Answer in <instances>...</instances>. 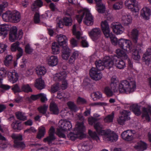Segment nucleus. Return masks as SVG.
Returning a JSON list of instances; mask_svg holds the SVG:
<instances>
[{
    "instance_id": "f257e3e1",
    "label": "nucleus",
    "mask_w": 151,
    "mask_h": 151,
    "mask_svg": "<svg viewBox=\"0 0 151 151\" xmlns=\"http://www.w3.org/2000/svg\"><path fill=\"white\" fill-rule=\"evenodd\" d=\"M10 30L9 34V39L11 42L15 40H20L23 36L22 30L19 31L17 33V28L16 26L11 27V25L7 24H3L0 25V36L4 38L7 35L8 31Z\"/></svg>"
},
{
    "instance_id": "f03ea898",
    "label": "nucleus",
    "mask_w": 151,
    "mask_h": 151,
    "mask_svg": "<svg viewBox=\"0 0 151 151\" xmlns=\"http://www.w3.org/2000/svg\"><path fill=\"white\" fill-rule=\"evenodd\" d=\"M136 88L135 81L133 79L122 81L119 83V92L130 93L134 91Z\"/></svg>"
},
{
    "instance_id": "7ed1b4c3",
    "label": "nucleus",
    "mask_w": 151,
    "mask_h": 151,
    "mask_svg": "<svg viewBox=\"0 0 151 151\" xmlns=\"http://www.w3.org/2000/svg\"><path fill=\"white\" fill-rule=\"evenodd\" d=\"M102 30L105 37L107 38H109L112 43L114 45H118L119 40L113 34L112 32H110L109 26L107 21L105 20L102 21L101 23Z\"/></svg>"
},
{
    "instance_id": "20e7f679",
    "label": "nucleus",
    "mask_w": 151,
    "mask_h": 151,
    "mask_svg": "<svg viewBox=\"0 0 151 151\" xmlns=\"http://www.w3.org/2000/svg\"><path fill=\"white\" fill-rule=\"evenodd\" d=\"M95 129L97 133L95 132H93L90 130H88V133L89 135L93 139L97 140L99 139V136L100 135H103L104 138L106 139V135L108 134L109 130L106 131L104 130H102V126L99 122H97L94 125Z\"/></svg>"
},
{
    "instance_id": "39448f33",
    "label": "nucleus",
    "mask_w": 151,
    "mask_h": 151,
    "mask_svg": "<svg viewBox=\"0 0 151 151\" xmlns=\"http://www.w3.org/2000/svg\"><path fill=\"white\" fill-rule=\"evenodd\" d=\"M83 124H79L78 127H76L73 132H70L68 135L69 139L74 141L77 138L81 139L83 137V133L85 130V127L83 126Z\"/></svg>"
},
{
    "instance_id": "423d86ee",
    "label": "nucleus",
    "mask_w": 151,
    "mask_h": 151,
    "mask_svg": "<svg viewBox=\"0 0 151 151\" xmlns=\"http://www.w3.org/2000/svg\"><path fill=\"white\" fill-rule=\"evenodd\" d=\"M59 128L57 129L56 134L60 138H65V136L64 133L65 131L70 130L72 127L71 122L69 121H62Z\"/></svg>"
},
{
    "instance_id": "0eeeda50",
    "label": "nucleus",
    "mask_w": 151,
    "mask_h": 151,
    "mask_svg": "<svg viewBox=\"0 0 151 151\" xmlns=\"http://www.w3.org/2000/svg\"><path fill=\"white\" fill-rule=\"evenodd\" d=\"M118 45L122 49L128 52L132 51V43L130 41L121 38L119 40Z\"/></svg>"
},
{
    "instance_id": "6e6552de",
    "label": "nucleus",
    "mask_w": 151,
    "mask_h": 151,
    "mask_svg": "<svg viewBox=\"0 0 151 151\" xmlns=\"http://www.w3.org/2000/svg\"><path fill=\"white\" fill-rule=\"evenodd\" d=\"M101 31L100 28L96 27L92 29L88 32V35L94 41L98 40L101 36Z\"/></svg>"
},
{
    "instance_id": "1a4fd4ad",
    "label": "nucleus",
    "mask_w": 151,
    "mask_h": 151,
    "mask_svg": "<svg viewBox=\"0 0 151 151\" xmlns=\"http://www.w3.org/2000/svg\"><path fill=\"white\" fill-rule=\"evenodd\" d=\"M130 113V111L127 110H124L121 112V115L117 119L118 123L120 125H123L126 121L129 120Z\"/></svg>"
},
{
    "instance_id": "9d476101",
    "label": "nucleus",
    "mask_w": 151,
    "mask_h": 151,
    "mask_svg": "<svg viewBox=\"0 0 151 151\" xmlns=\"http://www.w3.org/2000/svg\"><path fill=\"white\" fill-rule=\"evenodd\" d=\"M110 27L113 32L117 35L122 34L124 30V28L122 25L117 22L112 23Z\"/></svg>"
},
{
    "instance_id": "9b49d317",
    "label": "nucleus",
    "mask_w": 151,
    "mask_h": 151,
    "mask_svg": "<svg viewBox=\"0 0 151 151\" xmlns=\"http://www.w3.org/2000/svg\"><path fill=\"white\" fill-rule=\"evenodd\" d=\"M96 68L92 67L90 70L89 74L93 80L96 81L100 80L102 77V74Z\"/></svg>"
},
{
    "instance_id": "f8f14e48",
    "label": "nucleus",
    "mask_w": 151,
    "mask_h": 151,
    "mask_svg": "<svg viewBox=\"0 0 151 151\" xmlns=\"http://www.w3.org/2000/svg\"><path fill=\"white\" fill-rule=\"evenodd\" d=\"M84 15L85 16L83 19V22L87 26H91L93 25L94 20L92 15L88 10L84 11Z\"/></svg>"
},
{
    "instance_id": "ddd939ff",
    "label": "nucleus",
    "mask_w": 151,
    "mask_h": 151,
    "mask_svg": "<svg viewBox=\"0 0 151 151\" xmlns=\"http://www.w3.org/2000/svg\"><path fill=\"white\" fill-rule=\"evenodd\" d=\"M116 56H106L104 58L103 61L105 67L110 68L112 67L114 65V59H115Z\"/></svg>"
},
{
    "instance_id": "4468645a",
    "label": "nucleus",
    "mask_w": 151,
    "mask_h": 151,
    "mask_svg": "<svg viewBox=\"0 0 151 151\" xmlns=\"http://www.w3.org/2000/svg\"><path fill=\"white\" fill-rule=\"evenodd\" d=\"M55 128L53 126H51L49 132V136L45 138L43 141L45 142H47L48 144L50 145H52V142L55 139L54 136Z\"/></svg>"
},
{
    "instance_id": "2eb2a0df",
    "label": "nucleus",
    "mask_w": 151,
    "mask_h": 151,
    "mask_svg": "<svg viewBox=\"0 0 151 151\" xmlns=\"http://www.w3.org/2000/svg\"><path fill=\"white\" fill-rule=\"evenodd\" d=\"M135 3L131 0H126L124 4L125 6L132 12L137 13L139 11V9L137 5L135 4Z\"/></svg>"
},
{
    "instance_id": "dca6fc26",
    "label": "nucleus",
    "mask_w": 151,
    "mask_h": 151,
    "mask_svg": "<svg viewBox=\"0 0 151 151\" xmlns=\"http://www.w3.org/2000/svg\"><path fill=\"white\" fill-rule=\"evenodd\" d=\"M133 134L131 130H127L123 132L121 134L122 139L127 141H130L133 139Z\"/></svg>"
},
{
    "instance_id": "f3484780",
    "label": "nucleus",
    "mask_w": 151,
    "mask_h": 151,
    "mask_svg": "<svg viewBox=\"0 0 151 151\" xmlns=\"http://www.w3.org/2000/svg\"><path fill=\"white\" fill-rule=\"evenodd\" d=\"M93 147L92 143L90 141L84 142L78 146L79 150L81 151H88Z\"/></svg>"
},
{
    "instance_id": "a211bd4d",
    "label": "nucleus",
    "mask_w": 151,
    "mask_h": 151,
    "mask_svg": "<svg viewBox=\"0 0 151 151\" xmlns=\"http://www.w3.org/2000/svg\"><path fill=\"white\" fill-rule=\"evenodd\" d=\"M57 40L58 42V44L63 47L65 46V45H66V43L68 40L66 36L63 35H57Z\"/></svg>"
},
{
    "instance_id": "6ab92c4d",
    "label": "nucleus",
    "mask_w": 151,
    "mask_h": 151,
    "mask_svg": "<svg viewBox=\"0 0 151 151\" xmlns=\"http://www.w3.org/2000/svg\"><path fill=\"white\" fill-rule=\"evenodd\" d=\"M67 74L65 71H63L60 73H57L54 77V80L56 81H63L65 80Z\"/></svg>"
},
{
    "instance_id": "aec40b11",
    "label": "nucleus",
    "mask_w": 151,
    "mask_h": 151,
    "mask_svg": "<svg viewBox=\"0 0 151 151\" xmlns=\"http://www.w3.org/2000/svg\"><path fill=\"white\" fill-rule=\"evenodd\" d=\"M114 65H115L116 68L119 69H123L125 66V64L124 61L119 59L117 55L116 56L115 59H114Z\"/></svg>"
},
{
    "instance_id": "412c9836",
    "label": "nucleus",
    "mask_w": 151,
    "mask_h": 151,
    "mask_svg": "<svg viewBox=\"0 0 151 151\" xmlns=\"http://www.w3.org/2000/svg\"><path fill=\"white\" fill-rule=\"evenodd\" d=\"M71 50L67 46H63L62 50V57L63 59L67 60L70 55Z\"/></svg>"
},
{
    "instance_id": "4be33fe9",
    "label": "nucleus",
    "mask_w": 151,
    "mask_h": 151,
    "mask_svg": "<svg viewBox=\"0 0 151 151\" xmlns=\"http://www.w3.org/2000/svg\"><path fill=\"white\" fill-rule=\"evenodd\" d=\"M106 137V139L111 142L116 141L118 139V136L115 133L109 130L108 134L105 136Z\"/></svg>"
},
{
    "instance_id": "5701e85b",
    "label": "nucleus",
    "mask_w": 151,
    "mask_h": 151,
    "mask_svg": "<svg viewBox=\"0 0 151 151\" xmlns=\"http://www.w3.org/2000/svg\"><path fill=\"white\" fill-rule=\"evenodd\" d=\"M141 16L145 19L148 20L149 19L150 15V10L147 7L143 8L141 11Z\"/></svg>"
},
{
    "instance_id": "b1692460",
    "label": "nucleus",
    "mask_w": 151,
    "mask_h": 151,
    "mask_svg": "<svg viewBox=\"0 0 151 151\" xmlns=\"http://www.w3.org/2000/svg\"><path fill=\"white\" fill-rule=\"evenodd\" d=\"M48 64L49 66H54L58 64V57L55 56H52L47 58Z\"/></svg>"
},
{
    "instance_id": "393cba45",
    "label": "nucleus",
    "mask_w": 151,
    "mask_h": 151,
    "mask_svg": "<svg viewBox=\"0 0 151 151\" xmlns=\"http://www.w3.org/2000/svg\"><path fill=\"white\" fill-rule=\"evenodd\" d=\"M139 31L136 28L132 30L131 32V37L134 43H137L138 40Z\"/></svg>"
},
{
    "instance_id": "a878e982",
    "label": "nucleus",
    "mask_w": 151,
    "mask_h": 151,
    "mask_svg": "<svg viewBox=\"0 0 151 151\" xmlns=\"http://www.w3.org/2000/svg\"><path fill=\"white\" fill-rule=\"evenodd\" d=\"M50 110L53 114L58 115L59 112V109L57 105L54 102H52L50 103Z\"/></svg>"
},
{
    "instance_id": "bb28decb",
    "label": "nucleus",
    "mask_w": 151,
    "mask_h": 151,
    "mask_svg": "<svg viewBox=\"0 0 151 151\" xmlns=\"http://www.w3.org/2000/svg\"><path fill=\"white\" fill-rule=\"evenodd\" d=\"M35 86L39 90L45 88V83L44 81L42 80V77H40L36 79Z\"/></svg>"
},
{
    "instance_id": "cd10ccee",
    "label": "nucleus",
    "mask_w": 151,
    "mask_h": 151,
    "mask_svg": "<svg viewBox=\"0 0 151 151\" xmlns=\"http://www.w3.org/2000/svg\"><path fill=\"white\" fill-rule=\"evenodd\" d=\"M11 22L14 23H17L21 19V16L19 12L16 11L12 12Z\"/></svg>"
},
{
    "instance_id": "c85d7f7f",
    "label": "nucleus",
    "mask_w": 151,
    "mask_h": 151,
    "mask_svg": "<svg viewBox=\"0 0 151 151\" xmlns=\"http://www.w3.org/2000/svg\"><path fill=\"white\" fill-rule=\"evenodd\" d=\"M132 22V19L130 15H124L122 16V23L125 26H128Z\"/></svg>"
},
{
    "instance_id": "c756f323",
    "label": "nucleus",
    "mask_w": 151,
    "mask_h": 151,
    "mask_svg": "<svg viewBox=\"0 0 151 151\" xmlns=\"http://www.w3.org/2000/svg\"><path fill=\"white\" fill-rule=\"evenodd\" d=\"M134 147L138 151H143L147 149V145L145 142L141 141L135 145Z\"/></svg>"
},
{
    "instance_id": "7c9ffc66",
    "label": "nucleus",
    "mask_w": 151,
    "mask_h": 151,
    "mask_svg": "<svg viewBox=\"0 0 151 151\" xmlns=\"http://www.w3.org/2000/svg\"><path fill=\"white\" fill-rule=\"evenodd\" d=\"M8 77L10 81H12V83H16L18 80V75L17 73L14 72H9Z\"/></svg>"
},
{
    "instance_id": "2f4dec72",
    "label": "nucleus",
    "mask_w": 151,
    "mask_h": 151,
    "mask_svg": "<svg viewBox=\"0 0 151 151\" xmlns=\"http://www.w3.org/2000/svg\"><path fill=\"white\" fill-rule=\"evenodd\" d=\"M116 52L119 58H121L124 59H127L128 58V56L126 52L122 50L117 49L116 50Z\"/></svg>"
},
{
    "instance_id": "473e14b6",
    "label": "nucleus",
    "mask_w": 151,
    "mask_h": 151,
    "mask_svg": "<svg viewBox=\"0 0 151 151\" xmlns=\"http://www.w3.org/2000/svg\"><path fill=\"white\" fill-rule=\"evenodd\" d=\"M57 42H54L52 43L51 48L52 53L54 55H57L60 52L59 46Z\"/></svg>"
},
{
    "instance_id": "72a5a7b5",
    "label": "nucleus",
    "mask_w": 151,
    "mask_h": 151,
    "mask_svg": "<svg viewBox=\"0 0 151 151\" xmlns=\"http://www.w3.org/2000/svg\"><path fill=\"white\" fill-rule=\"evenodd\" d=\"M12 12L10 11H6L2 15L3 20L6 22H11Z\"/></svg>"
},
{
    "instance_id": "f704fd0d",
    "label": "nucleus",
    "mask_w": 151,
    "mask_h": 151,
    "mask_svg": "<svg viewBox=\"0 0 151 151\" xmlns=\"http://www.w3.org/2000/svg\"><path fill=\"white\" fill-rule=\"evenodd\" d=\"M36 72L37 75L40 77L45 74L46 70L44 67L39 66L36 68Z\"/></svg>"
},
{
    "instance_id": "c9c22d12",
    "label": "nucleus",
    "mask_w": 151,
    "mask_h": 151,
    "mask_svg": "<svg viewBox=\"0 0 151 151\" xmlns=\"http://www.w3.org/2000/svg\"><path fill=\"white\" fill-rule=\"evenodd\" d=\"M78 56L79 53L78 51L73 52L69 60V63L70 64L73 63L78 58Z\"/></svg>"
},
{
    "instance_id": "e433bc0d",
    "label": "nucleus",
    "mask_w": 151,
    "mask_h": 151,
    "mask_svg": "<svg viewBox=\"0 0 151 151\" xmlns=\"http://www.w3.org/2000/svg\"><path fill=\"white\" fill-rule=\"evenodd\" d=\"M95 64L96 67V68L99 70H103L105 67L103 61L101 60L96 61Z\"/></svg>"
},
{
    "instance_id": "4c0bfd02",
    "label": "nucleus",
    "mask_w": 151,
    "mask_h": 151,
    "mask_svg": "<svg viewBox=\"0 0 151 151\" xmlns=\"http://www.w3.org/2000/svg\"><path fill=\"white\" fill-rule=\"evenodd\" d=\"M38 129V133L37 135V137L38 139H40L44 136L45 133V129L44 127L41 126Z\"/></svg>"
},
{
    "instance_id": "58836bf2",
    "label": "nucleus",
    "mask_w": 151,
    "mask_h": 151,
    "mask_svg": "<svg viewBox=\"0 0 151 151\" xmlns=\"http://www.w3.org/2000/svg\"><path fill=\"white\" fill-rule=\"evenodd\" d=\"M131 108L135 114L137 116L140 115L141 112L140 107L138 104H133L131 106Z\"/></svg>"
},
{
    "instance_id": "ea45409f",
    "label": "nucleus",
    "mask_w": 151,
    "mask_h": 151,
    "mask_svg": "<svg viewBox=\"0 0 151 151\" xmlns=\"http://www.w3.org/2000/svg\"><path fill=\"white\" fill-rule=\"evenodd\" d=\"M48 107V105L44 104L43 106L38 107L37 110L40 113L46 115H47L46 112Z\"/></svg>"
},
{
    "instance_id": "a19ab883",
    "label": "nucleus",
    "mask_w": 151,
    "mask_h": 151,
    "mask_svg": "<svg viewBox=\"0 0 151 151\" xmlns=\"http://www.w3.org/2000/svg\"><path fill=\"white\" fill-rule=\"evenodd\" d=\"M132 52V58L135 60H138L140 58V56L139 54V51L136 49H133L131 51Z\"/></svg>"
},
{
    "instance_id": "79ce46f5",
    "label": "nucleus",
    "mask_w": 151,
    "mask_h": 151,
    "mask_svg": "<svg viewBox=\"0 0 151 151\" xmlns=\"http://www.w3.org/2000/svg\"><path fill=\"white\" fill-rule=\"evenodd\" d=\"M64 24L66 26H71L72 24L73 20L71 17H65L63 18Z\"/></svg>"
},
{
    "instance_id": "37998d69",
    "label": "nucleus",
    "mask_w": 151,
    "mask_h": 151,
    "mask_svg": "<svg viewBox=\"0 0 151 151\" xmlns=\"http://www.w3.org/2000/svg\"><path fill=\"white\" fill-rule=\"evenodd\" d=\"M12 126L15 131H18L22 129V125L20 123H18L17 121H15L12 124Z\"/></svg>"
},
{
    "instance_id": "c03bdc74",
    "label": "nucleus",
    "mask_w": 151,
    "mask_h": 151,
    "mask_svg": "<svg viewBox=\"0 0 151 151\" xmlns=\"http://www.w3.org/2000/svg\"><path fill=\"white\" fill-rule=\"evenodd\" d=\"M25 114L24 113L19 111L16 113V116L18 119L24 121L27 119V116L25 115Z\"/></svg>"
},
{
    "instance_id": "a18cd8bd",
    "label": "nucleus",
    "mask_w": 151,
    "mask_h": 151,
    "mask_svg": "<svg viewBox=\"0 0 151 151\" xmlns=\"http://www.w3.org/2000/svg\"><path fill=\"white\" fill-rule=\"evenodd\" d=\"M114 117V112L109 114L104 119V121L105 123H109L113 122Z\"/></svg>"
},
{
    "instance_id": "49530a36",
    "label": "nucleus",
    "mask_w": 151,
    "mask_h": 151,
    "mask_svg": "<svg viewBox=\"0 0 151 151\" xmlns=\"http://www.w3.org/2000/svg\"><path fill=\"white\" fill-rule=\"evenodd\" d=\"M67 104L69 109L72 111L75 112L78 110L74 102L70 101L68 102Z\"/></svg>"
},
{
    "instance_id": "de8ad7c7",
    "label": "nucleus",
    "mask_w": 151,
    "mask_h": 151,
    "mask_svg": "<svg viewBox=\"0 0 151 151\" xmlns=\"http://www.w3.org/2000/svg\"><path fill=\"white\" fill-rule=\"evenodd\" d=\"M43 3L41 0H36L32 6V11H34L37 7H40L42 5Z\"/></svg>"
},
{
    "instance_id": "09e8293b",
    "label": "nucleus",
    "mask_w": 151,
    "mask_h": 151,
    "mask_svg": "<svg viewBox=\"0 0 151 151\" xmlns=\"http://www.w3.org/2000/svg\"><path fill=\"white\" fill-rule=\"evenodd\" d=\"M96 6H97V10L99 13L102 14L105 12L106 10L105 6L102 3L97 4Z\"/></svg>"
},
{
    "instance_id": "8fccbe9b",
    "label": "nucleus",
    "mask_w": 151,
    "mask_h": 151,
    "mask_svg": "<svg viewBox=\"0 0 151 151\" xmlns=\"http://www.w3.org/2000/svg\"><path fill=\"white\" fill-rule=\"evenodd\" d=\"M142 60L145 62V64L148 66L150 62L151 61V56L144 53L143 55Z\"/></svg>"
},
{
    "instance_id": "3c124183",
    "label": "nucleus",
    "mask_w": 151,
    "mask_h": 151,
    "mask_svg": "<svg viewBox=\"0 0 151 151\" xmlns=\"http://www.w3.org/2000/svg\"><path fill=\"white\" fill-rule=\"evenodd\" d=\"M22 91L28 93L32 91V89L28 84H23L21 87Z\"/></svg>"
},
{
    "instance_id": "603ef678",
    "label": "nucleus",
    "mask_w": 151,
    "mask_h": 151,
    "mask_svg": "<svg viewBox=\"0 0 151 151\" xmlns=\"http://www.w3.org/2000/svg\"><path fill=\"white\" fill-rule=\"evenodd\" d=\"M13 146L15 148L21 149H22L25 147V144L23 142L21 141L16 142L14 143Z\"/></svg>"
},
{
    "instance_id": "864d4df0",
    "label": "nucleus",
    "mask_w": 151,
    "mask_h": 151,
    "mask_svg": "<svg viewBox=\"0 0 151 151\" xmlns=\"http://www.w3.org/2000/svg\"><path fill=\"white\" fill-rule=\"evenodd\" d=\"M12 58V56L11 55H6L4 61V64L6 66H8L11 63Z\"/></svg>"
},
{
    "instance_id": "5fc2aeb1",
    "label": "nucleus",
    "mask_w": 151,
    "mask_h": 151,
    "mask_svg": "<svg viewBox=\"0 0 151 151\" xmlns=\"http://www.w3.org/2000/svg\"><path fill=\"white\" fill-rule=\"evenodd\" d=\"M123 2L120 1L115 3L113 5V8L115 10H119L122 8Z\"/></svg>"
},
{
    "instance_id": "6e6d98bb",
    "label": "nucleus",
    "mask_w": 151,
    "mask_h": 151,
    "mask_svg": "<svg viewBox=\"0 0 151 151\" xmlns=\"http://www.w3.org/2000/svg\"><path fill=\"white\" fill-rule=\"evenodd\" d=\"M12 137L13 139H14V143L16 142L21 141L22 140V135H17L14 134H13L12 135Z\"/></svg>"
},
{
    "instance_id": "4d7b16f0",
    "label": "nucleus",
    "mask_w": 151,
    "mask_h": 151,
    "mask_svg": "<svg viewBox=\"0 0 151 151\" xmlns=\"http://www.w3.org/2000/svg\"><path fill=\"white\" fill-rule=\"evenodd\" d=\"M8 3L6 1H3L0 4V16L4 10V9L8 6Z\"/></svg>"
},
{
    "instance_id": "13d9d810",
    "label": "nucleus",
    "mask_w": 151,
    "mask_h": 151,
    "mask_svg": "<svg viewBox=\"0 0 151 151\" xmlns=\"http://www.w3.org/2000/svg\"><path fill=\"white\" fill-rule=\"evenodd\" d=\"M33 49L29 44L26 45L25 47V52L28 54H31L33 51Z\"/></svg>"
},
{
    "instance_id": "bf43d9fd",
    "label": "nucleus",
    "mask_w": 151,
    "mask_h": 151,
    "mask_svg": "<svg viewBox=\"0 0 151 151\" xmlns=\"http://www.w3.org/2000/svg\"><path fill=\"white\" fill-rule=\"evenodd\" d=\"M12 89L14 93L22 92L21 90L17 84L13 85Z\"/></svg>"
},
{
    "instance_id": "052dcab7",
    "label": "nucleus",
    "mask_w": 151,
    "mask_h": 151,
    "mask_svg": "<svg viewBox=\"0 0 151 151\" xmlns=\"http://www.w3.org/2000/svg\"><path fill=\"white\" fill-rule=\"evenodd\" d=\"M119 84H110L111 88L114 92H116L118 91H119Z\"/></svg>"
},
{
    "instance_id": "680f3d73",
    "label": "nucleus",
    "mask_w": 151,
    "mask_h": 151,
    "mask_svg": "<svg viewBox=\"0 0 151 151\" xmlns=\"http://www.w3.org/2000/svg\"><path fill=\"white\" fill-rule=\"evenodd\" d=\"M19 43L18 42H17L13 43L11 46V50L13 52H14L16 50H18V48L20 47L19 46Z\"/></svg>"
},
{
    "instance_id": "e2e57ef3",
    "label": "nucleus",
    "mask_w": 151,
    "mask_h": 151,
    "mask_svg": "<svg viewBox=\"0 0 151 151\" xmlns=\"http://www.w3.org/2000/svg\"><path fill=\"white\" fill-rule=\"evenodd\" d=\"M59 85L58 83L54 84L51 87V91L53 93L57 92L59 89Z\"/></svg>"
},
{
    "instance_id": "0e129e2a",
    "label": "nucleus",
    "mask_w": 151,
    "mask_h": 151,
    "mask_svg": "<svg viewBox=\"0 0 151 151\" xmlns=\"http://www.w3.org/2000/svg\"><path fill=\"white\" fill-rule=\"evenodd\" d=\"M99 119L93 117H91L88 118V122L89 124L92 125L94 124L97 121L99 120Z\"/></svg>"
},
{
    "instance_id": "69168bd1",
    "label": "nucleus",
    "mask_w": 151,
    "mask_h": 151,
    "mask_svg": "<svg viewBox=\"0 0 151 151\" xmlns=\"http://www.w3.org/2000/svg\"><path fill=\"white\" fill-rule=\"evenodd\" d=\"M104 91L106 94L108 96H112L113 94L112 90H111L108 87H106L105 88Z\"/></svg>"
},
{
    "instance_id": "338daca9",
    "label": "nucleus",
    "mask_w": 151,
    "mask_h": 151,
    "mask_svg": "<svg viewBox=\"0 0 151 151\" xmlns=\"http://www.w3.org/2000/svg\"><path fill=\"white\" fill-rule=\"evenodd\" d=\"M34 22L35 24H38L40 22V14L37 12H36L34 16Z\"/></svg>"
},
{
    "instance_id": "774afa93",
    "label": "nucleus",
    "mask_w": 151,
    "mask_h": 151,
    "mask_svg": "<svg viewBox=\"0 0 151 151\" xmlns=\"http://www.w3.org/2000/svg\"><path fill=\"white\" fill-rule=\"evenodd\" d=\"M39 99H40V100L42 102H45L47 101V99L46 97V95L44 93H39Z\"/></svg>"
}]
</instances>
